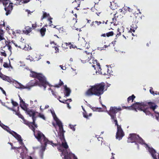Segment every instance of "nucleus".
<instances>
[{"label": "nucleus", "instance_id": "5", "mask_svg": "<svg viewBox=\"0 0 159 159\" xmlns=\"http://www.w3.org/2000/svg\"><path fill=\"white\" fill-rule=\"evenodd\" d=\"M30 76L37 78L40 83L43 84V85L45 84L46 83V82H47L45 77L40 74H38L35 72H32L30 74Z\"/></svg>", "mask_w": 159, "mask_h": 159}, {"label": "nucleus", "instance_id": "54", "mask_svg": "<svg viewBox=\"0 0 159 159\" xmlns=\"http://www.w3.org/2000/svg\"><path fill=\"white\" fill-rule=\"evenodd\" d=\"M53 48H54L55 50V53H56L59 52V49L57 47L54 46Z\"/></svg>", "mask_w": 159, "mask_h": 159}, {"label": "nucleus", "instance_id": "10", "mask_svg": "<svg viewBox=\"0 0 159 159\" xmlns=\"http://www.w3.org/2000/svg\"><path fill=\"white\" fill-rule=\"evenodd\" d=\"M12 3L10 2L9 5L7 6V5H4L5 6L4 9L6 11V15L7 16L10 14L13 9Z\"/></svg>", "mask_w": 159, "mask_h": 159}, {"label": "nucleus", "instance_id": "1", "mask_svg": "<svg viewBox=\"0 0 159 159\" xmlns=\"http://www.w3.org/2000/svg\"><path fill=\"white\" fill-rule=\"evenodd\" d=\"M158 107L155 102H136L129 107L131 109L135 110L136 111V109H137L139 111H143L146 115H151L152 116H153V115L149 111V109H150L154 111Z\"/></svg>", "mask_w": 159, "mask_h": 159}, {"label": "nucleus", "instance_id": "49", "mask_svg": "<svg viewBox=\"0 0 159 159\" xmlns=\"http://www.w3.org/2000/svg\"><path fill=\"white\" fill-rule=\"evenodd\" d=\"M69 47L70 49L72 48H76V46L74 45L71 44L70 43H69Z\"/></svg>", "mask_w": 159, "mask_h": 159}, {"label": "nucleus", "instance_id": "53", "mask_svg": "<svg viewBox=\"0 0 159 159\" xmlns=\"http://www.w3.org/2000/svg\"><path fill=\"white\" fill-rule=\"evenodd\" d=\"M39 116L42 119H43L44 120H45V118L44 116L41 113H39Z\"/></svg>", "mask_w": 159, "mask_h": 159}, {"label": "nucleus", "instance_id": "29", "mask_svg": "<svg viewBox=\"0 0 159 159\" xmlns=\"http://www.w3.org/2000/svg\"><path fill=\"white\" fill-rule=\"evenodd\" d=\"M55 28L59 30L60 33H63L66 32V30L64 27H61L59 28L56 27Z\"/></svg>", "mask_w": 159, "mask_h": 159}, {"label": "nucleus", "instance_id": "20", "mask_svg": "<svg viewBox=\"0 0 159 159\" xmlns=\"http://www.w3.org/2000/svg\"><path fill=\"white\" fill-rule=\"evenodd\" d=\"M131 27L130 28V30L129 32H130L132 33V32H134L135 30H136L137 28V26L136 24L134 23L132 24V25H131Z\"/></svg>", "mask_w": 159, "mask_h": 159}, {"label": "nucleus", "instance_id": "42", "mask_svg": "<svg viewBox=\"0 0 159 159\" xmlns=\"http://www.w3.org/2000/svg\"><path fill=\"white\" fill-rule=\"evenodd\" d=\"M9 0H0V3H2L3 5H6L8 4V3L6 2V1H8Z\"/></svg>", "mask_w": 159, "mask_h": 159}, {"label": "nucleus", "instance_id": "33", "mask_svg": "<svg viewBox=\"0 0 159 159\" xmlns=\"http://www.w3.org/2000/svg\"><path fill=\"white\" fill-rule=\"evenodd\" d=\"M13 111H15L16 112V114L18 116V117L21 119L25 121V119L24 118V117L19 112H16V111L14 110H13Z\"/></svg>", "mask_w": 159, "mask_h": 159}, {"label": "nucleus", "instance_id": "56", "mask_svg": "<svg viewBox=\"0 0 159 159\" xmlns=\"http://www.w3.org/2000/svg\"><path fill=\"white\" fill-rule=\"evenodd\" d=\"M69 126L70 127V128L71 129H72L73 131H75V126H74L72 125H69Z\"/></svg>", "mask_w": 159, "mask_h": 159}, {"label": "nucleus", "instance_id": "46", "mask_svg": "<svg viewBox=\"0 0 159 159\" xmlns=\"http://www.w3.org/2000/svg\"><path fill=\"white\" fill-rule=\"evenodd\" d=\"M59 101L61 102V103H63L66 104H67V105H69V102H68V99L67 100H62V101L59 100Z\"/></svg>", "mask_w": 159, "mask_h": 159}, {"label": "nucleus", "instance_id": "2", "mask_svg": "<svg viewBox=\"0 0 159 159\" xmlns=\"http://www.w3.org/2000/svg\"><path fill=\"white\" fill-rule=\"evenodd\" d=\"M105 85L104 83H101L96 84L91 86L86 92L85 95L87 96H91L95 95L100 96L104 92Z\"/></svg>", "mask_w": 159, "mask_h": 159}, {"label": "nucleus", "instance_id": "4", "mask_svg": "<svg viewBox=\"0 0 159 159\" xmlns=\"http://www.w3.org/2000/svg\"><path fill=\"white\" fill-rule=\"evenodd\" d=\"M49 83L48 82H46V83L43 85V84L40 83L39 81L37 80L30 81L25 86V89H30L31 88L34 86H38L40 87H43L44 90H45L47 85H49Z\"/></svg>", "mask_w": 159, "mask_h": 159}, {"label": "nucleus", "instance_id": "57", "mask_svg": "<svg viewBox=\"0 0 159 159\" xmlns=\"http://www.w3.org/2000/svg\"><path fill=\"white\" fill-rule=\"evenodd\" d=\"M127 10L129 12H133V9L129 7H127Z\"/></svg>", "mask_w": 159, "mask_h": 159}, {"label": "nucleus", "instance_id": "31", "mask_svg": "<svg viewBox=\"0 0 159 159\" xmlns=\"http://www.w3.org/2000/svg\"><path fill=\"white\" fill-rule=\"evenodd\" d=\"M50 89L51 90L52 94L54 96V97L57 99L58 100H60V99L61 98V97L60 96H57V93L54 92L52 89L51 88Z\"/></svg>", "mask_w": 159, "mask_h": 159}, {"label": "nucleus", "instance_id": "59", "mask_svg": "<svg viewBox=\"0 0 159 159\" xmlns=\"http://www.w3.org/2000/svg\"><path fill=\"white\" fill-rule=\"evenodd\" d=\"M65 132H59V137H60L64 136V133Z\"/></svg>", "mask_w": 159, "mask_h": 159}, {"label": "nucleus", "instance_id": "47", "mask_svg": "<svg viewBox=\"0 0 159 159\" xmlns=\"http://www.w3.org/2000/svg\"><path fill=\"white\" fill-rule=\"evenodd\" d=\"M1 55L2 56H3L5 57H6L7 56L6 53L5 52V51L4 50H2V51L1 52Z\"/></svg>", "mask_w": 159, "mask_h": 159}, {"label": "nucleus", "instance_id": "22", "mask_svg": "<svg viewBox=\"0 0 159 159\" xmlns=\"http://www.w3.org/2000/svg\"><path fill=\"white\" fill-rule=\"evenodd\" d=\"M135 96L134 95H132L131 96H129L127 98V102L128 103H129L130 102V101H131V102H133L134 99L135 98Z\"/></svg>", "mask_w": 159, "mask_h": 159}, {"label": "nucleus", "instance_id": "21", "mask_svg": "<svg viewBox=\"0 0 159 159\" xmlns=\"http://www.w3.org/2000/svg\"><path fill=\"white\" fill-rule=\"evenodd\" d=\"M15 137L19 142V143L21 145H22L23 144L22 140L21 139V137L20 135L19 134H16V136Z\"/></svg>", "mask_w": 159, "mask_h": 159}, {"label": "nucleus", "instance_id": "60", "mask_svg": "<svg viewBox=\"0 0 159 159\" xmlns=\"http://www.w3.org/2000/svg\"><path fill=\"white\" fill-rule=\"evenodd\" d=\"M0 89L2 91V93L6 95V92L3 90V88L0 87Z\"/></svg>", "mask_w": 159, "mask_h": 159}, {"label": "nucleus", "instance_id": "16", "mask_svg": "<svg viewBox=\"0 0 159 159\" xmlns=\"http://www.w3.org/2000/svg\"><path fill=\"white\" fill-rule=\"evenodd\" d=\"M64 86V87L65 93H66L65 96L68 97L70 95L71 90L69 88L67 87L66 85H65Z\"/></svg>", "mask_w": 159, "mask_h": 159}, {"label": "nucleus", "instance_id": "3", "mask_svg": "<svg viewBox=\"0 0 159 159\" xmlns=\"http://www.w3.org/2000/svg\"><path fill=\"white\" fill-rule=\"evenodd\" d=\"M121 110V108L120 107L117 108L116 107H111L109 111H107L108 114L111 116V119L113 120L115 124H117V123H118L116 114L119 111Z\"/></svg>", "mask_w": 159, "mask_h": 159}, {"label": "nucleus", "instance_id": "48", "mask_svg": "<svg viewBox=\"0 0 159 159\" xmlns=\"http://www.w3.org/2000/svg\"><path fill=\"white\" fill-rule=\"evenodd\" d=\"M154 113L156 114V115H155L156 117V119L158 120H159V113L158 112H157L156 111H154Z\"/></svg>", "mask_w": 159, "mask_h": 159}, {"label": "nucleus", "instance_id": "12", "mask_svg": "<svg viewBox=\"0 0 159 159\" xmlns=\"http://www.w3.org/2000/svg\"><path fill=\"white\" fill-rule=\"evenodd\" d=\"M26 111L28 114L29 115L30 117H32V120H34H34H36V118L37 117L35 116L36 113H38L36 111L30 109L26 110Z\"/></svg>", "mask_w": 159, "mask_h": 159}, {"label": "nucleus", "instance_id": "17", "mask_svg": "<svg viewBox=\"0 0 159 159\" xmlns=\"http://www.w3.org/2000/svg\"><path fill=\"white\" fill-rule=\"evenodd\" d=\"M72 158H75V156L71 153H69L68 154L64 156V159H72Z\"/></svg>", "mask_w": 159, "mask_h": 159}, {"label": "nucleus", "instance_id": "58", "mask_svg": "<svg viewBox=\"0 0 159 159\" xmlns=\"http://www.w3.org/2000/svg\"><path fill=\"white\" fill-rule=\"evenodd\" d=\"M94 22L95 24H97L98 25H99L102 23V22L101 21H96Z\"/></svg>", "mask_w": 159, "mask_h": 159}, {"label": "nucleus", "instance_id": "39", "mask_svg": "<svg viewBox=\"0 0 159 159\" xmlns=\"http://www.w3.org/2000/svg\"><path fill=\"white\" fill-rule=\"evenodd\" d=\"M43 142V145H42L41 147V151L42 152H43L46 149V147L47 145V143L45 144V142Z\"/></svg>", "mask_w": 159, "mask_h": 159}, {"label": "nucleus", "instance_id": "50", "mask_svg": "<svg viewBox=\"0 0 159 159\" xmlns=\"http://www.w3.org/2000/svg\"><path fill=\"white\" fill-rule=\"evenodd\" d=\"M7 46L8 47V50L11 52V46L10 45L9 43H8V44H6V46Z\"/></svg>", "mask_w": 159, "mask_h": 159}, {"label": "nucleus", "instance_id": "62", "mask_svg": "<svg viewBox=\"0 0 159 159\" xmlns=\"http://www.w3.org/2000/svg\"><path fill=\"white\" fill-rule=\"evenodd\" d=\"M27 59L28 60H30L31 61L33 60V58L31 56H30V55H29V56H28L27 57Z\"/></svg>", "mask_w": 159, "mask_h": 159}, {"label": "nucleus", "instance_id": "52", "mask_svg": "<svg viewBox=\"0 0 159 159\" xmlns=\"http://www.w3.org/2000/svg\"><path fill=\"white\" fill-rule=\"evenodd\" d=\"M35 120H34H34H33V122H31V124H33V125L34 126V127H35L36 128H37L38 127L37 125L36 124H35Z\"/></svg>", "mask_w": 159, "mask_h": 159}, {"label": "nucleus", "instance_id": "15", "mask_svg": "<svg viewBox=\"0 0 159 159\" xmlns=\"http://www.w3.org/2000/svg\"><path fill=\"white\" fill-rule=\"evenodd\" d=\"M13 85L16 88L19 89H25V86L21 84L17 81L14 80L12 82Z\"/></svg>", "mask_w": 159, "mask_h": 159}, {"label": "nucleus", "instance_id": "8", "mask_svg": "<svg viewBox=\"0 0 159 159\" xmlns=\"http://www.w3.org/2000/svg\"><path fill=\"white\" fill-rule=\"evenodd\" d=\"M94 62H96V65L92 64V66L94 67V69L96 70V71H98L100 74L105 75H106V73H102V72L101 70L102 69L100 67V66L99 63H98L97 62L96 60H95L94 61Z\"/></svg>", "mask_w": 159, "mask_h": 159}, {"label": "nucleus", "instance_id": "45", "mask_svg": "<svg viewBox=\"0 0 159 159\" xmlns=\"http://www.w3.org/2000/svg\"><path fill=\"white\" fill-rule=\"evenodd\" d=\"M114 32L113 31H111L106 34V36L107 37L112 36Z\"/></svg>", "mask_w": 159, "mask_h": 159}, {"label": "nucleus", "instance_id": "63", "mask_svg": "<svg viewBox=\"0 0 159 159\" xmlns=\"http://www.w3.org/2000/svg\"><path fill=\"white\" fill-rule=\"evenodd\" d=\"M37 25L36 24H32V27L34 29L36 28L37 27Z\"/></svg>", "mask_w": 159, "mask_h": 159}, {"label": "nucleus", "instance_id": "44", "mask_svg": "<svg viewBox=\"0 0 159 159\" xmlns=\"http://www.w3.org/2000/svg\"><path fill=\"white\" fill-rule=\"evenodd\" d=\"M7 76L3 75L1 72H0V78L3 80H5Z\"/></svg>", "mask_w": 159, "mask_h": 159}, {"label": "nucleus", "instance_id": "13", "mask_svg": "<svg viewBox=\"0 0 159 159\" xmlns=\"http://www.w3.org/2000/svg\"><path fill=\"white\" fill-rule=\"evenodd\" d=\"M18 48L24 49L25 50L29 51L32 49V48L28 44H25L23 42L21 43V44L18 46Z\"/></svg>", "mask_w": 159, "mask_h": 159}, {"label": "nucleus", "instance_id": "23", "mask_svg": "<svg viewBox=\"0 0 159 159\" xmlns=\"http://www.w3.org/2000/svg\"><path fill=\"white\" fill-rule=\"evenodd\" d=\"M46 29L44 27L41 28L40 30V32L42 37L44 36L46 32Z\"/></svg>", "mask_w": 159, "mask_h": 159}, {"label": "nucleus", "instance_id": "24", "mask_svg": "<svg viewBox=\"0 0 159 159\" xmlns=\"http://www.w3.org/2000/svg\"><path fill=\"white\" fill-rule=\"evenodd\" d=\"M57 125L59 127V132H65V131H64L63 130V128L62 123H58V124Z\"/></svg>", "mask_w": 159, "mask_h": 159}, {"label": "nucleus", "instance_id": "38", "mask_svg": "<svg viewBox=\"0 0 159 159\" xmlns=\"http://www.w3.org/2000/svg\"><path fill=\"white\" fill-rule=\"evenodd\" d=\"M49 16V14H47L46 12H43V15L41 17V19L42 20H43L44 18L48 17Z\"/></svg>", "mask_w": 159, "mask_h": 159}, {"label": "nucleus", "instance_id": "40", "mask_svg": "<svg viewBox=\"0 0 159 159\" xmlns=\"http://www.w3.org/2000/svg\"><path fill=\"white\" fill-rule=\"evenodd\" d=\"M62 146L65 149H67L68 148V146L67 144V143L65 142H63L62 143Z\"/></svg>", "mask_w": 159, "mask_h": 159}, {"label": "nucleus", "instance_id": "7", "mask_svg": "<svg viewBox=\"0 0 159 159\" xmlns=\"http://www.w3.org/2000/svg\"><path fill=\"white\" fill-rule=\"evenodd\" d=\"M115 125L117 127V132L116 134V138L118 139L119 140L122 139L123 137L124 136L125 134L123 132L120 125L117 124H115Z\"/></svg>", "mask_w": 159, "mask_h": 159}, {"label": "nucleus", "instance_id": "32", "mask_svg": "<svg viewBox=\"0 0 159 159\" xmlns=\"http://www.w3.org/2000/svg\"><path fill=\"white\" fill-rule=\"evenodd\" d=\"M45 144H46V143H47V144H49L51 145L53 147H54V146H57V143H52V141H49L47 139L45 142Z\"/></svg>", "mask_w": 159, "mask_h": 159}, {"label": "nucleus", "instance_id": "35", "mask_svg": "<svg viewBox=\"0 0 159 159\" xmlns=\"http://www.w3.org/2000/svg\"><path fill=\"white\" fill-rule=\"evenodd\" d=\"M153 89L152 87H151L150 89V92L152 94L154 95L155 94H158L159 95V92H158L157 91H156L155 93L153 91Z\"/></svg>", "mask_w": 159, "mask_h": 159}, {"label": "nucleus", "instance_id": "30", "mask_svg": "<svg viewBox=\"0 0 159 159\" xmlns=\"http://www.w3.org/2000/svg\"><path fill=\"white\" fill-rule=\"evenodd\" d=\"M69 43H62L61 45L62 48L63 49H66L69 47Z\"/></svg>", "mask_w": 159, "mask_h": 159}, {"label": "nucleus", "instance_id": "28", "mask_svg": "<svg viewBox=\"0 0 159 159\" xmlns=\"http://www.w3.org/2000/svg\"><path fill=\"white\" fill-rule=\"evenodd\" d=\"M77 0H75V1L72 2L73 5L75 7V9L77 10H79V9H78V7H79L80 5H78V1H76Z\"/></svg>", "mask_w": 159, "mask_h": 159}, {"label": "nucleus", "instance_id": "25", "mask_svg": "<svg viewBox=\"0 0 159 159\" xmlns=\"http://www.w3.org/2000/svg\"><path fill=\"white\" fill-rule=\"evenodd\" d=\"M20 107L24 110H25L26 107L25 102L23 101H21L20 102Z\"/></svg>", "mask_w": 159, "mask_h": 159}, {"label": "nucleus", "instance_id": "36", "mask_svg": "<svg viewBox=\"0 0 159 159\" xmlns=\"http://www.w3.org/2000/svg\"><path fill=\"white\" fill-rule=\"evenodd\" d=\"M63 84H64V83H63V82L62 81H61V80H60V81H59V84H56L54 86V87L57 88H59L62 85H63Z\"/></svg>", "mask_w": 159, "mask_h": 159}, {"label": "nucleus", "instance_id": "9", "mask_svg": "<svg viewBox=\"0 0 159 159\" xmlns=\"http://www.w3.org/2000/svg\"><path fill=\"white\" fill-rule=\"evenodd\" d=\"M119 15L117 12L114 15L112 19V21L110 22L111 24H113L114 25H117L119 24L120 21V18L119 17Z\"/></svg>", "mask_w": 159, "mask_h": 159}, {"label": "nucleus", "instance_id": "64", "mask_svg": "<svg viewBox=\"0 0 159 159\" xmlns=\"http://www.w3.org/2000/svg\"><path fill=\"white\" fill-rule=\"evenodd\" d=\"M60 66L63 70H65L66 69V67L65 66H63L62 65H60Z\"/></svg>", "mask_w": 159, "mask_h": 159}, {"label": "nucleus", "instance_id": "27", "mask_svg": "<svg viewBox=\"0 0 159 159\" xmlns=\"http://www.w3.org/2000/svg\"><path fill=\"white\" fill-rule=\"evenodd\" d=\"M52 18L51 17H49L48 19V20L49 21V25L51 27H52V28H56V27L57 26H55L54 25H53L52 23Z\"/></svg>", "mask_w": 159, "mask_h": 159}, {"label": "nucleus", "instance_id": "51", "mask_svg": "<svg viewBox=\"0 0 159 159\" xmlns=\"http://www.w3.org/2000/svg\"><path fill=\"white\" fill-rule=\"evenodd\" d=\"M11 103L14 106L16 107L18 105V103L17 102L13 101V100H12L11 101Z\"/></svg>", "mask_w": 159, "mask_h": 159}, {"label": "nucleus", "instance_id": "43", "mask_svg": "<svg viewBox=\"0 0 159 159\" xmlns=\"http://www.w3.org/2000/svg\"><path fill=\"white\" fill-rule=\"evenodd\" d=\"M53 117L54 120L56 121L57 125L58 124V123H60V122L61 123V122L60 120H59L58 119V118L57 117L56 115H55V116H54Z\"/></svg>", "mask_w": 159, "mask_h": 159}, {"label": "nucleus", "instance_id": "18", "mask_svg": "<svg viewBox=\"0 0 159 159\" xmlns=\"http://www.w3.org/2000/svg\"><path fill=\"white\" fill-rule=\"evenodd\" d=\"M25 30H23V32L25 34H28L32 31V28L28 26H25Z\"/></svg>", "mask_w": 159, "mask_h": 159}, {"label": "nucleus", "instance_id": "19", "mask_svg": "<svg viewBox=\"0 0 159 159\" xmlns=\"http://www.w3.org/2000/svg\"><path fill=\"white\" fill-rule=\"evenodd\" d=\"M136 142H138V143L142 144H144L148 148V147H149L148 145L146 143H144V141L143 140V139L142 138L140 137L138 135V138H137Z\"/></svg>", "mask_w": 159, "mask_h": 159}, {"label": "nucleus", "instance_id": "34", "mask_svg": "<svg viewBox=\"0 0 159 159\" xmlns=\"http://www.w3.org/2000/svg\"><path fill=\"white\" fill-rule=\"evenodd\" d=\"M4 32L3 30L0 29V40L5 39V41H6L5 38L3 37L4 36Z\"/></svg>", "mask_w": 159, "mask_h": 159}, {"label": "nucleus", "instance_id": "14", "mask_svg": "<svg viewBox=\"0 0 159 159\" xmlns=\"http://www.w3.org/2000/svg\"><path fill=\"white\" fill-rule=\"evenodd\" d=\"M138 136L135 134H131L130 137L128 139V141L129 142L131 143L136 142Z\"/></svg>", "mask_w": 159, "mask_h": 159}, {"label": "nucleus", "instance_id": "11", "mask_svg": "<svg viewBox=\"0 0 159 159\" xmlns=\"http://www.w3.org/2000/svg\"><path fill=\"white\" fill-rule=\"evenodd\" d=\"M148 151L154 159H159V154L158 155V158H157L156 156V151L152 148L148 147Z\"/></svg>", "mask_w": 159, "mask_h": 159}, {"label": "nucleus", "instance_id": "61", "mask_svg": "<svg viewBox=\"0 0 159 159\" xmlns=\"http://www.w3.org/2000/svg\"><path fill=\"white\" fill-rule=\"evenodd\" d=\"M3 66L5 68H8V64L7 63H6V62H4V63L3 65Z\"/></svg>", "mask_w": 159, "mask_h": 159}, {"label": "nucleus", "instance_id": "41", "mask_svg": "<svg viewBox=\"0 0 159 159\" xmlns=\"http://www.w3.org/2000/svg\"><path fill=\"white\" fill-rule=\"evenodd\" d=\"M14 80H13V79H11L9 77L7 76L5 81H7L10 83H12L13 81Z\"/></svg>", "mask_w": 159, "mask_h": 159}, {"label": "nucleus", "instance_id": "26", "mask_svg": "<svg viewBox=\"0 0 159 159\" xmlns=\"http://www.w3.org/2000/svg\"><path fill=\"white\" fill-rule=\"evenodd\" d=\"M83 116L86 118L87 119H89V116H92V113H90L89 115H88L87 114V113L86 111H85L83 112Z\"/></svg>", "mask_w": 159, "mask_h": 159}, {"label": "nucleus", "instance_id": "55", "mask_svg": "<svg viewBox=\"0 0 159 159\" xmlns=\"http://www.w3.org/2000/svg\"><path fill=\"white\" fill-rule=\"evenodd\" d=\"M59 138L61 141L62 143L63 142H65L66 140L65 139L64 136L60 137Z\"/></svg>", "mask_w": 159, "mask_h": 159}, {"label": "nucleus", "instance_id": "37", "mask_svg": "<svg viewBox=\"0 0 159 159\" xmlns=\"http://www.w3.org/2000/svg\"><path fill=\"white\" fill-rule=\"evenodd\" d=\"M28 125L30 128L33 131L34 133L35 131L34 127V125H33V124H31V122Z\"/></svg>", "mask_w": 159, "mask_h": 159}, {"label": "nucleus", "instance_id": "6", "mask_svg": "<svg viewBox=\"0 0 159 159\" xmlns=\"http://www.w3.org/2000/svg\"><path fill=\"white\" fill-rule=\"evenodd\" d=\"M34 135L38 141L40 142L42 141L45 142L47 139L45 135L40 131L36 130L34 133Z\"/></svg>", "mask_w": 159, "mask_h": 159}]
</instances>
